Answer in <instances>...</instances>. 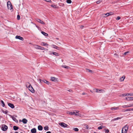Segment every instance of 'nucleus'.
Wrapping results in <instances>:
<instances>
[{
    "instance_id": "obj_24",
    "label": "nucleus",
    "mask_w": 133,
    "mask_h": 133,
    "mask_svg": "<svg viewBox=\"0 0 133 133\" xmlns=\"http://www.w3.org/2000/svg\"><path fill=\"white\" fill-rule=\"evenodd\" d=\"M44 129L45 130H49V127L47 126H45L44 127Z\"/></svg>"
},
{
    "instance_id": "obj_16",
    "label": "nucleus",
    "mask_w": 133,
    "mask_h": 133,
    "mask_svg": "<svg viewBox=\"0 0 133 133\" xmlns=\"http://www.w3.org/2000/svg\"><path fill=\"white\" fill-rule=\"evenodd\" d=\"M67 114L70 115H74L75 114V112L70 111H68L67 112Z\"/></svg>"
},
{
    "instance_id": "obj_44",
    "label": "nucleus",
    "mask_w": 133,
    "mask_h": 133,
    "mask_svg": "<svg viewBox=\"0 0 133 133\" xmlns=\"http://www.w3.org/2000/svg\"><path fill=\"white\" fill-rule=\"evenodd\" d=\"M51 6L52 7L54 8H55L56 7L55 5H51Z\"/></svg>"
},
{
    "instance_id": "obj_41",
    "label": "nucleus",
    "mask_w": 133,
    "mask_h": 133,
    "mask_svg": "<svg viewBox=\"0 0 133 133\" xmlns=\"http://www.w3.org/2000/svg\"><path fill=\"white\" fill-rule=\"evenodd\" d=\"M48 44L46 43H45V44H42V45L43 46H48Z\"/></svg>"
},
{
    "instance_id": "obj_27",
    "label": "nucleus",
    "mask_w": 133,
    "mask_h": 133,
    "mask_svg": "<svg viewBox=\"0 0 133 133\" xmlns=\"http://www.w3.org/2000/svg\"><path fill=\"white\" fill-rule=\"evenodd\" d=\"M1 102L2 104V106L3 107H4L5 106V104L4 102L2 100L1 101Z\"/></svg>"
},
{
    "instance_id": "obj_52",
    "label": "nucleus",
    "mask_w": 133,
    "mask_h": 133,
    "mask_svg": "<svg viewBox=\"0 0 133 133\" xmlns=\"http://www.w3.org/2000/svg\"><path fill=\"white\" fill-rule=\"evenodd\" d=\"M74 115H75V116H79V114H76L75 113V114Z\"/></svg>"
},
{
    "instance_id": "obj_43",
    "label": "nucleus",
    "mask_w": 133,
    "mask_h": 133,
    "mask_svg": "<svg viewBox=\"0 0 133 133\" xmlns=\"http://www.w3.org/2000/svg\"><path fill=\"white\" fill-rule=\"evenodd\" d=\"M36 46H37V48L38 49H40V48H41V46L37 45Z\"/></svg>"
},
{
    "instance_id": "obj_64",
    "label": "nucleus",
    "mask_w": 133,
    "mask_h": 133,
    "mask_svg": "<svg viewBox=\"0 0 133 133\" xmlns=\"http://www.w3.org/2000/svg\"><path fill=\"white\" fill-rule=\"evenodd\" d=\"M72 90H68V91H69V92H71Z\"/></svg>"
},
{
    "instance_id": "obj_39",
    "label": "nucleus",
    "mask_w": 133,
    "mask_h": 133,
    "mask_svg": "<svg viewBox=\"0 0 133 133\" xmlns=\"http://www.w3.org/2000/svg\"><path fill=\"white\" fill-rule=\"evenodd\" d=\"M129 52L128 51L126 52L124 54V55H126L128 53H129Z\"/></svg>"
},
{
    "instance_id": "obj_37",
    "label": "nucleus",
    "mask_w": 133,
    "mask_h": 133,
    "mask_svg": "<svg viewBox=\"0 0 133 133\" xmlns=\"http://www.w3.org/2000/svg\"><path fill=\"white\" fill-rule=\"evenodd\" d=\"M126 96L125 94H121L120 95V96L123 97V96Z\"/></svg>"
},
{
    "instance_id": "obj_49",
    "label": "nucleus",
    "mask_w": 133,
    "mask_h": 133,
    "mask_svg": "<svg viewBox=\"0 0 133 133\" xmlns=\"http://www.w3.org/2000/svg\"><path fill=\"white\" fill-rule=\"evenodd\" d=\"M44 48L42 47H41V48H40V49L42 50H43L44 49Z\"/></svg>"
},
{
    "instance_id": "obj_63",
    "label": "nucleus",
    "mask_w": 133,
    "mask_h": 133,
    "mask_svg": "<svg viewBox=\"0 0 133 133\" xmlns=\"http://www.w3.org/2000/svg\"><path fill=\"white\" fill-rule=\"evenodd\" d=\"M58 43L59 45H61V44L59 42Z\"/></svg>"
},
{
    "instance_id": "obj_59",
    "label": "nucleus",
    "mask_w": 133,
    "mask_h": 133,
    "mask_svg": "<svg viewBox=\"0 0 133 133\" xmlns=\"http://www.w3.org/2000/svg\"><path fill=\"white\" fill-rule=\"evenodd\" d=\"M90 91L92 93H93V92H94V91H93V90H90Z\"/></svg>"
},
{
    "instance_id": "obj_22",
    "label": "nucleus",
    "mask_w": 133,
    "mask_h": 133,
    "mask_svg": "<svg viewBox=\"0 0 133 133\" xmlns=\"http://www.w3.org/2000/svg\"><path fill=\"white\" fill-rule=\"evenodd\" d=\"M84 128L87 129H90L89 128L88 126V125L86 124H84Z\"/></svg>"
},
{
    "instance_id": "obj_61",
    "label": "nucleus",
    "mask_w": 133,
    "mask_h": 133,
    "mask_svg": "<svg viewBox=\"0 0 133 133\" xmlns=\"http://www.w3.org/2000/svg\"><path fill=\"white\" fill-rule=\"evenodd\" d=\"M85 94H86V93H85V92H84L82 94L83 95H85Z\"/></svg>"
},
{
    "instance_id": "obj_12",
    "label": "nucleus",
    "mask_w": 133,
    "mask_h": 133,
    "mask_svg": "<svg viewBox=\"0 0 133 133\" xmlns=\"http://www.w3.org/2000/svg\"><path fill=\"white\" fill-rule=\"evenodd\" d=\"M57 78L54 77H51V80L52 81H57Z\"/></svg>"
},
{
    "instance_id": "obj_42",
    "label": "nucleus",
    "mask_w": 133,
    "mask_h": 133,
    "mask_svg": "<svg viewBox=\"0 0 133 133\" xmlns=\"http://www.w3.org/2000/svg\"><path fill=\"white\" fill-rule=\"evenodd\" d=\"M102 128H103V127H102L101 126L99 127L98 128V129L99 130H100V129H102Z\"/></svg>"
},
{
    "instance_id": "obj_3",
    "label": "nucleus",
    "mask_w": 133,
    "mask_h": 133,
    "mask_svg": "<svg viewBox=\"0 0 133 133\" xmlns=\"http://www.w3.org/2000/svg\"><path fill=\"white\" fill-rule=\"evenodd\" d=\"M7 5L9 9H10V10H11L12 9V6L10 1H8L7 2Z\"/></svg>"
},
{
    "instance_id": "obj_48",
    "label": "nucleus",
    "mask_w": 133,
    "mask_h": 133,
    "mask_svg": "<svg viewBox=\"0 0 133 133\" xmlns=\"http://www.w3.org/2000/svg\"><path fill=\"white\" fill-rule=\"evenodd\" d=\"M45 1H46L48 2H50L51 1V0H45Z\"/></svg>"
},
{
    "instance_id": "obj_33",
    "label": "nucleus",
    "mask_w": 133,
    "mask_h": 133,
    "mask_svg": "<svg viewBox=\"0 0 133 133\" xmlns=\"http://www.w3.org/2000/svg\"><path fill=\"white\" fill-rule=\"evenodd\" d=\"M122 107L123 108H128V105H123L122 106Z\"/></svg>"
},
{
    "instance_id": "obj_40",
    "label": "nucleus",
    "mask_w": 133,
    "mask_h": 133,
    "mask_svg": "<svg viewBox=\"0 0 133 133\" xmlns=\"http://www.w3.org/2000/svg\"><path fill=\"white\" fill-rule=\"evenodd\" d=\"M121 19V17L120 16L117 17V18L116 19L117 20H119Z\"/></svg>"
},
{
    "instance_id": "obj_4",
    "label": "nucleus",
    "mask_w": 133,
    "mask_h": 133,
    "mask_svg": "<svg viewBox=\"0 0 133 133\" xmlns=\"http://www.w3.org/2000/svg\"><path fill=\"white\" fill-rule=\"evenodd\" d=\"M8 129V127L5 124H3L2 125L1 129L4 131H6Z\"/></svg>"
},
{
    "instance_id": "obj_62",
    "label": "nucleus",
    "mask_w": 133,
    "mask_h": 133,
    "mask_svg": "<svg viewBox=\"0 0 133 133\" xmlns=\"http://www.w3.org/2000/svg\"><path fill=\"white\" fill-rule=\"evenodd\" d=\"M46 133H51V132L50 131H49L47 132Z\"/></svg>"
},
{
    "instance_id": "obj_20",
    "label": "nucleus",
    "mask_w": 133,
    "mask_h": 133,
    "mask_svg": "<svg viewBox=\"0 0 133 133\" xmlns=\"http://www.w3.org/2000/svg\"><path fill=\"white\" fill-rule=\"evenodd\" d=\"M19 129V127H18L14 126L13 127V129L15 130H16Z\"/></svg>"
},
{
    "instance_id": "obj_6",
    "label": "nucleus",
    "mask_w": 133,
    "mask_h": 133,
    "mask_svg": "<svg viewBox=\"0 0 133 133\" xmlns=\"http://www.w3.org/2000/svg\"><path fill=\"white\" fill-rule=\"evenodd\" d=\"M59 125L63 128H66L68 126L67 124L64 123H60Z\"/></svg>"
},
{
    "instance_id": "obj_9",
    "label": "nucleus",
    "mask_w": 133,
    "mask_h": 133,
    "mask_svg": "<svg viewBox=\"0 0 133 133\" xmlns=\"http://www.w3.org/2000/svg\"><path fill=\"white\" fill-rule=\"evenodd\" d=\"M15 38L16 39H18L22 41H23L24 40V39L23 38L21 37L20 36H16Z\"/></svg>"
},
{
    "instance_id": "obj_51",
    "label": "nucleus",
    "mask_w": 133,
    "mask_h": 133,
    "mask_svg": "<svg viewBox=\"0 0 133 133\" xmlns=\"http://www.w3.org/2000/svg\"><path fill=\"white\" fill-rule=\"evenodd\" d=\"M130 111H133V108H130Z\"/></svg>"
},
{
    "instance_id": "obj_30",
    "label": "nucleus",
    "mask_w": 133,
    "mask_h": 133,
    "mask_svg": "<svg viewBox=\"0 0 133 133\" xmlns=\"http://www.w3.org/2000/svg\"><path fill=\"white\" fill-rule=\"evenodd\" d=\"M66 2L70 4L71 3V0H67Z\"/></svg>"
},
{
    "instance_id": "obj_21",
    "label": "nucleus",
    "mask_w": 133,
    "mask_h": 133,
    "mask_svg": "<svg viewBox=\"0 0 133 133\" xmlns=\"http://www.w3.org/2000/svg\"><path fill=\"white\" fill-rule=\"evenodd\" d=\"M41 33L42 34H43V35L45 36H48V34L45 32L43 31H42Z\"/></svg>"
},
{
    "instance_id": "obj_5",
    "label": "nucleus",
    "mask_w": 133,
    "mask_h": 133,
    "mask_svg": "<svg viewBox=\"0 0 133 133\" xmlns=\"http://www.w3.org/2000/svg\"><path fill=\"white\" fill-rule=\"evenodd\" d=\"M128 128V126L127 125H126L122 129V131H124L127 132Z\"/></svg>"
},
{
    "instance_id": "obj_38",
    "label": "nucleus",
    "mask_w": 133,
    "mask_h": 133,
    "mask_svg": "<svg viewBox=\"0 0 133 133\" xmlns=\"http://www.w3.org/2000/svg\"><path fill=\"white\" fill-rule=\"evenodd\" d=\"M130 111L129 109H127L125 110L124 112L129 111Z\"/></svg>"
},
{
    "instance_id": "obj_50",
    "label": "nucleus",
    "mask_w": 133,
    "mask_h": 133,
    "mask_svg": "<svg viewBox=\"0 0 133 133\" xmlns=\"http://www.w3.org/2000/svg\"><path fill=\"white\" fill-rule=\"evenodd\" d=\"M125 95L126 96H129V94H125Z\"/></svg>"
},
{
    "instance_id": "obj_10",
    "label": "nucleus",
    "mask_w": 133,
    "mask_h": 133,
    "mask_svg": "<svg viewBox=\"0 0 133 133\" xmlns=\"http://www.w3.org/2000/svg\"><path fill=\"white\" fill-rule=\"evenodd\" d=\"M8 105L9 107L12 108H14L15 107L14 105L12 103H8Z\"/></svg>"
},
{
    "instance_id": "obj_17",
    "label": "nucleus",
    "mask_w": 133,
    "mask_h": 133,
    "mask_svg": "<svg viewBox=\"0 0 133 133\" xmlns=\"http://www.w3.org/2000/svg\"><path fill=\"white\" fill-rule=\"evenodd\" d=\"M38 129L39 130H42L43 129L42 127L40 125L38 126Z\"/></svg>"
},
{
    "instance_id": "obj_18",
    "label": "nucleus",
    "mask_w": 133,
    "mask_h": 133,
    "mask_svg": "<svg viewBox=\"0 0 133 133\" xmlns=\"http://www.w3.org/2000/svg\"><path fill=\"white\" fill-rule=\"evenodd\" d=\"M125 78V77L124 76H123L122 77L120 78V80L121 81H123Z\"/></svg>"
},
{
    "instance_id": "obj_19",
    "label": "nucleus",
    "mask_w": 133,
    "mask_h": 133,
    "mask_svg": "<svg viewBox=\"0 0 133 133\" xmlns=\"http://www.w3.org/2000/svg\"><path fill=\"white\" fill-rule=\"evenodd\" d=\"M52 54L56 56H59V54L57 52H53Z\"/></svg>"
},
{
    "instance_id": "obj_11",
    "label": "nucleus",
    "mask_w": 133,
    "mask_h": 133,
    "mask_svg": "<svg viewBox=\"0 0 133 133\" xmlns=\"http://www.w3.org/2000/svg\"><path fill=\"white\" fill-rule=\"evenodd\" d=\"M51 46H52V48L54 49H55L57 50L59 49V47L55 45L52 44L51 45Z\"/></svg>"
},
{
    "instance_id": "obj_1",
    "label": "nucleus",
    "mask_w": 133,
    "mask_h": 133,
    "mask_svg": "<svg viewBox=\"0 0 133 133\" xmlns=\"http://www.w3.org/2000/svg\"><path fill=\"white\" fill-rule=\"evenodd\" d=\"M26 86L29 90L32 93H34L35 90L31 85L29 82H27L26 84Z\"/></svg>"
},
{
    "instance_id": "obj_8",
    "label": "nucleus",
    "mask_w": 133,
    "mask_h": 133,
    "mask_svg": "<svg viewBox=\"0 0 133 133\" xmlns=\"http://www.w3.org/2000/svg\"><path fill=\"white\" fill-rule=\"evenodd\" d=\"M36 20L38 22H39L43 24H45V23L43 21L39 19L36 18Z\"/></svg>"
},
{
    "instance_id": "obj_14",
    "label": "nucleus",
    "mask_w": 133,
    "mask_h": 133,
    "mask_svg": "<svg viewBox=\"0 0 133 133\" xmlns=\"http://www.w3.org/2000/svg\"><path fill=\"white\" fill-rule=\"evenodd\" d=\"M28 122V120L25 118H23L22 120V122L24 124H26Z\"/></svg>"
},
{
    "instance_id": "obj_29",
    "label": "nucleus",
    "mask_w": 133,
    "mask_h": 133,
    "mask_svg": "<svg viewBox=\"0 0 133 133\" xmlns=\"http://www.w3.org/2000/svg\"><path fill=\"white\" fill-rule=\"evenodd\" d=\"M121 118V117H117V118H115L113 120L114 121H115V120H118V119H120Z\"/></svg>"
},
{
    "instance_id": "obj_2",
    "label": "nucleus",
    "mask_w": 133,
    "mask_h": 133,
    "mask_svg": "<svg viewBox=\"0 0 133 133\" xmlns=\"http://www.w3.org/2000/svg\"><path fill=\"white\" fill-rule=\"evenodd\" d=\"M114 14V13L112 12L108 13L106 14H102V16L103 17L108 16L109 15H111Z\"/></svg>"
},
{
    "instance_id": "obj_31",
    "label": "nucleus",
    "mask_w": 133,
    "mask_h": 133,
    "mask_svg": "<svg viewBox=\"0 0 133 133\" xmlns=\"http://www.w3.org/2000/svg\"><path fill=\"white\" fill-rule=\"evenodd\" d=\"M133 107V104H130L128 105V108Z\"/></svg>"
},
{
    "instance_id": "obj_26",
    "label": "nucleus",
    "mask_w": 133,
    "mask_h": 133,
    "mask_svg": "<svg viewBox=\"0 0 133 133\" xmlns=\"http://www.w3.org/2000/svg\"><path fill=\"white\" fill-rule=\"evenodd\" d=\"M128 101H131L133 100V98L132 97H128Z\"/></svg>"
},
{
    "instance_id": "obj_28",
    "label": "nucleus",
    "mask_w": 133,
    "mask_h": 133,
    "mask_svg": "<svg viewBox=\"0 0 133 133\" xmlns=\"http://www.w3.org/2000/svg\"><path fill=\"white\" fill-rule=\"evenodd\" d=\"M73 130L76 131H77L79 130L77 128H74L73 129Z\"/></svg>"
},
{
    "instance_id": "obj_60",
    "label": "nucleus",
    "mask_w": 133,
    "mask_h": 133,
    "mask_svg": "<svg viewBox=\"0 0 133 133\" xmlns=\"http://www.w3.org/2000/svg\"><path fill=\"white\" fill-rule=\"evenodd\" d=\"M83 26H83L82 25V26H81L80 28H81L82 29V28H83Z\"/></svg>"
},
{
    "instance_id": "obj_7",
    "label": "nucleus",
    "mask_w": 133,
    "mask_h": 133,
    "mask_svg": "<svg viewBox=\"0 0 133 133\" xmlns=\"http://www.w3.org/2000/svg\"><path fill=\"white\" fill-rule=\"evenodd\" d=\"M102 90H99L98 89H94L93 91H94V92H96L97 93H101V91H102Z\"/></svg>"
},
{
    "instance_id": "obj_23",
    "label": "nucleus",
    "mask_w": 133,
    "mask_h": 133,
    "mask_svg": "<svg viewBox=\"0 0 133 133\" xmlns=\"http://www.w3.org/2000/svg\"><path fill=\"white\" fill-rule=\"evenodd\" d=\"M118 109V107H112L111 108V109L112 110H115Z\"/></svg>"
},
{
    "instance_id": "obj_47",
    "label": "nucleus",
    "mask_w": 133,
    "mask_h": 133,
    "mask_svg": "<svg viewBox=\"0 0 133 133\" xmlns=\"http://www.w3.org/2000/svg\"><path fill=\"white\" fill-rule=\"evenodd\" d=\"M129 96H133V93H129Z\"/></svg>"
},
{
    "instance_id": "obj_35",
    "label": "nucleus",
    "mask_w": 133,
    "mask_h": 133,
    "mask_svg": "<svg viewBox=\"0 0 133 133\" xmlns=\"http://www.w3.org/2000/svg\"><path fill=\"white\" fill-rule=\"evenodd\" d=\"M102 2V1L101 0H99L96 2V3L97 4H99L101 2Z\"/></svg>"
},
{
    "instance_id": "obj_36",
    "label": "nucleus",
    "mask_w": 133,
    "mask_h": 133,
    "mask_svg": "<svg viewBox=\"0 0 133 133\" xmlns=\"http://www.w3.org/2000/svg\"><path fill=\"white\" fill-rule=\"evenodd\" d=\"M38 80L39 81L40 83H42L43 82V80H42L40 79H39Z\"/></svg>"
},
{
    "instance_id": "obj_54",
    "label": "nucleus",
    "mask_w": 133,
    "mask_h": 133,
    "mask_svg": "<svg viewBox=\"0 0 133 133\" xmlns=\"http://www.w3.org/2000/svg\"><path fill=\"white\" fill-rule=\"evenodd\" d=\"M64 68H66V69H68L70 68V67H64Z\"/></svg>"
},
{
    "instance_id": "obj_57",
    "label": "nucleus",
    "mask_w": 133,
    "mask_h": 133,
    "mask_svg": "<svg viewBox=\"0 0 133 133\" xmlns=\"http://www.w3.org/2000/svg\"><path fill=\"white\" fill-rule=\"evenodd\" d=\"M12 118L14 121H15V119H16L14 117H12Z\"/></svg>"
},
{
    "instance_id": "obj_58",
    "label": "nucleus",
    "mask_w": 133,
    "mask_h": 133,
    "mask_svg": "<svg viewBox=\"0 0 133 133\" xmlns=\"http://www.w3.org/2000/svg\"><path fill=\"white\" fill-rule=\"evenodd\" d=\"M122 133H127L126 132H125L124 131H122Z\"/></svg>"
},
{
    "instance_id": "obj_56",
    "label": "nucleus",
    "mask_w": 133,
    "mask_h": 133,
    "mask_svg": "<svg viewBox=\"0 0 133 133\" xmlns=\"http://www.w3.org/2000/svg\"><path fill=\"white\" fill-rule=\"evenodd\" d=\"M45 44V43H44V42H42L41 43V45H42V44Z\"/></svg>"
},
{
    "instance_id": "obj_34",
    "label": "nucleus",
    "mask_w": 133,
    "mask_h": 133,
    "mask_svg": "<svg viewBox=\"0 0 133 133\" xmlns=\"http://www.w3.org/2000/svg\"><path fill=\"white\" fill-rule=\"evenodd\" d=\"M20 16L19 15H18L17 17V19L18 20L20 19Z\"/></svg>"
},
{
    "instance_id": "obj_13",
    "label": "nucleus",
    "mask_w": 133,
    "mask_h": 133,
    "mask_svg": "<svg viewBox=\"0 0 133 133\" xmlns=\"http://www.w3.org/2000/svg\"><path fill=\"white\" fill-rule=\"evenodd\" d=\"M31 131L32 133H36V129L35 128L31 129Z\"/></svg>"
},
{
    "instance_id": "obj_53",
    "label": "nucleus",
    "mask_w": 133,
    "mask_h": 133,
    "mask_svg": "<svg viewBox=\"0 0 133 133\" xmlns=\"http://www.w3.org/2000/svg\"><path fill=\"white\" fill-rule=\"evenodd\" d=\"M75 111H76V113L78 114V112H79V111H76V110H75Z\"/></svg>"
},
{
    "instance_id": "obj_15",
    "label": "nucleus",
    "mask_w": 133,
    "mask_h": 133,
    "mask_svg": "<svg viewBox=\"0 0 133 133\" xmlns=\"http://www.w3.org/2000/svg\"><path fill=\"white\" fill-rule=\"evenodd\" d=\"M43 82L45 83H46L47 84L49 85L50 84V82L48 81H47L46 80L43 79Z\"/></svg>"
},
{
    "instance_id": "obj_46",
    "label": "nucleus",
    "mask_w": 133,
    "mask_h": 133,
    "mask_svg": "<svg viewBox=\"0 0 133 133\" xmlns=\"http://www.w3.org/2000/svg\"><path fill=\"white\" fill-rule=\"evenodd\" d=\"M52 52H51V51H49V54L50 55H51L52 54Z\"/></svg>"
},
{
    "instance_id": "obj_32",
    "label": "nucleus",
    "mask_w": 133,
    "mask_h": 133,
    "mask_svg": "<svg viewBox=\"0 0 133 133\" xmlns=\"http://www.w3.org/2000/svg\"><path fill=\"white\" fill-rule=\"evenodd\" d=\"M105 133H108L109 132V130L108 129H105Z\"/></svg>"
},
{
    "instance_id": "obj_45",
    "label": "nucleus",
    "mask_w": 133,
    "mask_h": 133,
    "mask_svg": "<svg viewBox=\"0 0 133 133\" xmlns=\"http://www.w3.org/2000/svg\"><path fill=\"white\" fill-rule=\"evenodd\" d=\"M5 114H6L7 113V111H2Z\"/></svg>"
},
{
    "instance_id": "obj_25",
    "label": "nucleus",
    "mask_w": 133,
    "mask_h": 133,
    "mask_svg": "<svg viewBox=\"0 0 133 133\" xmlns=\"http://www.w3.org/2000/svg\"><path fill=\"white\" fill-rule=\"evenodd\" d=\"M86 71L87 72H91V73H93V71L90 70L88 69H86Z\"/></svg>"
},
{
    "instance_id": "obj_55",
    "label": "nucleus",
    "mask_w": 133,
    "mask_h": 133,
    "mask_svg": "<svg viewBox=\"0 0 133 133\" xmlns=\"http://www.w3.org/2000/svg\"><path fill=\"white\" fill-rule=\"evenodd\" d=\"M128 97H126L125 98V99L126 100L128 101Z\"/></svg>"
}]
</instances>
